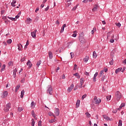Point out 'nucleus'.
<instances>
[{"mask_svg":"<svg viewBox=\"0 0 126 126\" xmlns=\"http://www.w3.org/2000/svg\"><path fill=\"white\" fill-rule=\"evenodd\" d=\"M47 89V93H49L50 95H53V88H52V86L48 85Z\"/></svg>","mask_w":126,"mask_h":126,"instance_id":"nucleus-1","label":"nucleus"},{"mask_svg":"<svg viewBox=\"0 0 126 126\" xmlns=\"http://www.w3.org/2000/svg\"><path fill=\"white\" fill-rule=\"evenodd\" d=\"M115 95H116L117 100L120 101V99H121V98H122V94H121V93H120L119 91H117Z\"/></svg>","mask_w":126,"mask_h":126,"instance_id":"nucleus-2","label":"nucleus"},{"mask_svg":"<svg viewBox=\"0 0 126 126\" xmlns=\"http://www.w3.org/2000/svg\"><path fill=\"white\" fill-rule=\"evenodd\" d=\"M11 107V104L10 103H8L6 105V107L4 108V111L5 112V113H7V112H8L9 111V109H10Z\"/></svg>","mask_w":126,"mask_h":126,"instance_id":"nucleus-3","label":"nucleus"},{"mask_svg":"<svg viewBox=\"0 0 126 126\" xmlns=\"http://www.w3.org/2000/svg\"><path fill=\"white\" fill-rule=\"evenodd\" d=\"M94 101H95V104H100V103H101V99H99V100L98 99H97V97L96 96H95L94 97Z\"/></svg>","mask_w":126,"mask_h":126,"instance_id":"nucleus-4","label":"nucleus"},{"mask_svg":"<svg viewBox=\"0 0 126 126\" xmlns=\"http://www.w3.org/2000/svg\"><path fill=\"white\" fill-rule=\"evenodd\" d=\"M80 86H79V88H82V85H83V83H84V78H81L80 79Z\"/></svg>","mask_w":126,"mask_h":126,"instance_id":"nucleus-5","label":"nucleus"},{"mask_svg":"<svg viewBox=\"0 0 126 126\" xmlns=\"http://www.w3.org/2000/svg\"><path fill=\"white\" fill-rule=\"evenodd\" d=\"M7 95H8V93L7 91H5L1 95V98H4L6 97H7Z\"/></svg>","mask_w":126,"mask_h":126,"instance_id":"nucleus-6","label":"nucleus"},{"mask_svg":"<svg viewBox=\"0 0 126 126\" xmlns=\"http://www.w3.org/2000/svg\"><path fill=\"white\" fill-rule=\"evenodd\" d=\"M79 40L81 43H82V44H84L85 42V39L84 37H79Z\"/></svg>","mask_w":126,"mask_h":126,"instance_id":"nucleus-7","label":"nucleus"},{"mask_svg":"<svg viewBox=\"0 0 126 126\" xmlns=\"http://www.w3.org/2000/svg\"><path fill=\"white\" fill-rule=\"evenodd\" d=\"M37 32V30H35L34 32H31V35L32 38H36V33Z\"/></svg>","mask_w":126,"mask_h":126,"instance_id":"nucleus-8","label":"nucleus"},{"mask_svg":"<svg viewBox=\"0 0 126 126\" xmlns=\"http://www.w3.org/2000/svg\"><path fill=\"white\" fill-rule=\"evenodd\" d=\"M73 87H74V85L73 84H72L70 87L68 88L67 91L68 92H71L72 89H73Z\"/></svg>","mask_w":126,"mask_h":126,"instance_id":"nucleus-9","label":"nucleus"},{"mask_svg":"<svg viewBox=\"0 0 126 126\" xmlns=\"http://www.w3.org/2000/svg\"><path fill=\"white\" fill-rule=\"evenodd\" d=\"M54 113L56 116H60V109L59 108H56Z\"/></svg>","mask_w":126,"mask_h":126,"instance_id":"nucleus-10","label":"nucleus"},{"mask_svg":"<svg viewBox=\"0 0 126 126\" xmlns=\"http://www.w3.org/2000/svg\"><path fill=\"white\" fill-rule=\"evenodd\" d=\"M66 27V25L65 24H63L62 26V27L61 28V30L60 31V33H63V31H64V28Z\"/></svg>","mask_w":126,"mask_h":126,"instance_id":"nucleus-11","label":"nucleus"},{"mask_svg":"<svg viewBox=\"0 0 126 126\" xmlns=\"http://www.w3.org/2000/svg\"><path fill=\"white\" fill-rule=\"evenodd\" d=\"M102 116L104 119L106 120V121H112V119H110V118H109V117L107 116L106 115H103Z\"/></svg>","mask_w":126,"mask_h":126,"instance_id":"nucleus-12","label":"nucleus"},{"mask_svg":"<svg viewBox=\"0 0 126 126\" xmlns=\"http://www.w3.org/2000/svg\"><path fill=\"white\" fill-rule=\"evenodd\" d=\"M27 65H29V68H31V67H32V63H31L30 60H28V62L27 63Z\"/></svg>","mask_w":126,"mask_h":126,"instance_id":"nucleus-13","label":"nucleus"},{"mask_svg":"<svg viewBox=\"0 0 126 126\" xmlns=\"http://www.w3.org/2000/svg\"><path fill=\"white\" fill-rule=\"evenodd\" d=\"M80 105V100L78 99L76 103V108H78Z\"/></svg>","mask_w":126,"mask_h":126,"instance_id":"nucleus-14","label":"nucleus"},{"mask_svg":"<svg viewBox=\"0 0 126 126\" xmlns=\"http://www.w3.org/2000/svg\"><path fill=\"white\" fill-rule=\"evenodd\" d=\"M123 69V68H118L115 70V73L118 74L120 71H122V70Z\"/></svg>","mask_w":126,"mask_h":126,"instance_id":"nucleus-15","label":"nucleus"},{"mask_svg":"<svg viewBox=\"0 0 126 126\" xmlns=\"http://www.w3.org/2000/svg\"><path fill=\"white\" fill-rule=\"evenodd\" d=\"M48 55L49 59H53V53H52V51H49L48 53Z\"/></svg>","mask_w":126,"mask_h":126,"instance_id":"nucleus-16","label":"nucleus"},{"mask_svg":"<svg viewBox=\"0 0 126 126\" xmlns=\"http://www.w3.org/2000/svg\"><path fill=\"white\" fill-rule=\"evenodd\" d=\"M88 60H89V57L86 56L85 58H84L83 61L85 63H87L88 62Z\"/></svg>","mask_w":126,"mask_h":126,"instance_id":"nucleus-17","label":"nucleus"},{"mask_svg":"<svg viewBox=\"0 0 126 126\" xmlns=\"http://www.w3.org/2000/svg\"><path fill=\"white\" fill-rule=\"evenodd\" d=\"M98 5L97 4L95 5L92 9L93 11H96V10H97V9H98Z\"/></svg>","mask_w":126,"mask_h":126,"instance_id":"nucleus-18","label":"nucleus"},{"mask_svg":"<svg viewBox=\"0 0 126 126\" xmlns=\"http://www.w3.org/2000/svg\"><path fill=\"white\" fill-rule=\"evenodd\" d=\"M15 3H16V0H13V1L11 2L12 6H13V7L16 6V5H15Z\"/></svg>","mask_w":126,"mask_h":126,"instance_id":"nucleus-19","label":"nucleus"},{"mask_svg":"<svg viewBox=\"0 0 126 126\" xmlns=\"http://www.w3.org/2000/svg\"><path fill=\"white\" fill-rule=\"evenodd\" d=\"M24 93H25V91H24V90H23L21 93V98L24 97Z\"/></svg>","mask_w":126,"mask_h":126,"instance_id":"nucleus-20","label":"nucleus"},{"mask_svg":"<svg viewBox=\"0 0 126 126\" xmlns=\"http://www.w3.org/2000/svg\"><path fill=\"white\" fill-rule=\"evenodd\" d=\"M73 75L76 76V77H77V78H78V79L80 78V75H79V74H78V73H75V74H73Z\"/></svg>","mask_w":126,"mask_h":126,"instance_id":"nucleus-21","label":"nucleus"},{"mask_svg":"<svg viewBox=\"0 0 126 126\" xmlns=\"http://www.w3.org/2000/svg\"><path fill=\"white\" fill-rule=\"evenodd\" d=\"M110 56L111 57V59H113V58H114L115 56V51L113 50L111 52Z\"/></svg>","mask_w":126,"mask_h":126,"instance_id":"nucleus-22","label":"nucleus"},{"mask_svg":"<svg viewBox=\"0 0 126 126\" xmlns=\"http://www.w3.org/2000/svg\"><path fill=\"white\" fill-rule=\"evenodd\" d=\"M18 49L19 50V51H21V48H23L22 45L20 43V44H18Z\"/></svg>","mask_w":126,"mask_h":126,"instance_id":"nucleus-23","label":"nucleus"},{"mask_svg":"<svg viewBox=\"0 0 126 126\" xmlns=\"http://www.w3.org/2000/svg\"><path fill=\"white\" fill-rule=\"evenodd\" d=\"M97 54H96V52L94 51L93 52V58H94V59H96L97 58Z\"/></svg>","mask_w":126,"mask_h":126,"instance_id":"nucleus-24","label":"nucleus"},{"mask_svg":"<svg viewBox=\"0 0 126 126\" xmlns=\"http://www.w3.org/2000/svg\"><path fill=\"white\" fill-rule=\"evenodd\" d=\"M48 115L51 117V116H53V117H54V118H56V116H55V114H54L53 113L50 112H48Z\"/></svg>","mask_w":126,"mask_h":126,"instance_id":"nucleus-25","label":"nucleus"},{"mask_svg":"<svg viewBox=\"0 0 126 126\" xmlns=\"http://www.w3.org/2000/svg\"><path fill=\"white\" fill-rule=\"evenodd\" d=\"M41 63H42V61L41 60H39L36 63L37 66H39V65L41 64Z\"/></svg>","mask_w":126,"mask_h":126,"instance_id":"nucleus-26","label":"nucleus"},{"mask_svg":"<svg viewBox=\"0 0 126 126\" xmlns=\"http://www.w3.org/2000/svg\"><path fill=\"white\" fill-rule=\"evenodd\" d=\"M8 64L9 66H12V65H13V62L10 61V62H9L8 63Z\"/></svg>","mask_w":126,"mask_h":126,"instance_id":"nucleus-27","label":"nucleus"},{"mask_svg":"<svg viewBox=\"0 0 126 126\" xmlns=\"http://www.w3.org/2000/svg\"><path fill=\"white\" fill-rule=\"evenodd\" d=\"M5 69V64H3L1 69V71H3Z\"/></svg>","mask_w":126,"mask_h":126,"instance_id":"nucleus-28","label":"nucleus"},{"mask_svg":"<svg viewBox=\"0 0 126 126\" xmlns=\"http://www.w3.org/2000/svg\"><path fill=\"white\" fill-rule=\"evenodd\" d=\"M69 5H71V2H68L66 4H65L66 7H68Z\"/></svg>","mask_w":126,"mask_h":126,"instance_id":"nucleus-29","label":"nucleus"},{"mask_svg":"<svg viewBox=\"0 0 126 126\" xmlns=\"http://www.w3.org/2000/svg\"><path fill=\"white\" fill-rule=\"evenodd\" d=\"M27 21L28 23H31V21H32V19H31L30 18H28L27 19Z\"/></svg>","mask_w":126,"mask_h":126,"instance_id":"nucleus-30","label":"nucleus"},{"mask_svg":"<svg viewBox=\"0 0 126 126\" xmlns=\"http://www.w3.org/2000/svg\"><path fill=\"white\" fill-rule=\"evenodd\" d=\"M7 44H11V43H12V40H11V39H9L7 41Z\"/></svg>","mask_w":126,"mask_h":126,"instance_id":"nucleus-31","label":"nucleus"},{"mask_svg":"<svg viewBox=\"0 0 126 126\" xmlns=\"http://www.w3.org/2000/svg\"><path fill=\"white\" fill-rule=\"evenodd\" d=\"M34 125H35V121L34 120V119H32V126H34Z\"/></svg>","mask_w":126,"mask_h":126,"instance_id":"nucleus-32","label":"nucleus"},{"mask_svg":"<svg viewBox=\"0 0 126 126\" xmlns=\"http://www.w3.org/2000/svg\"><path fill=\"white\" fill-rule=\"evenodd\" d=\"M111 97H112L111 95L107 96H106L107 101H110V100H111Z\"/></svg>","mask_w":126,"mask_h":126,"instance_id":"nucleus-33","label":"nucleus"},{"mask_svg":"<svg viewBox=\"0 0 126 126\" xmlns=\"http://www.w3.org/2000/svg\"><path fill=\"white\" fill-rule=\"evenodd\" d=\"M118 126H123V123H122V120H119V123H118Z\"/></svg>","mask_w":126,"mask_h":126,"instance_id":"nucleus-34","label":"nucleus"},{"mask_svg":"<svg viewBox=\"0 0 126 126\" xmlns=\"http://www.w3.org/2000/svg\"><path fill=\"white\" fill-rule=\"evenodd\" d=\"M115 25H116V26H118V27L119 28L121 27V26H122V25L120 23H116Z\"/></svg>","mask_w":126,"mask_h":126,"instance_id":"nucleus-35","label":"nucleus"},{"mask_svg":"<svg viewBox=\"0 0 126 126\" xmlns=\"http://www.w3.org/2000/svg\"><path fill=\"white\" fill-rule=\"evenodd\" d=\"M114 61L113 60V58H111V61L109 62L110 64H111V65H113L114 64Z\"/></svg>","mask_w":126,"mask_h":126,"instance_id":"nucleus-36","label":"nucleus"},{"mask_svg":"<svg viewBox=\"0 0 126 126\" xmlns=\"http://www.w3.org/2000/svg\"><path fill=\"white\" fill-rule=\"evenodd\" d=\"M95 31H96V28H94L93 30L91 32L92 34H94V32H95Z\"/></svg>","mask_w":126,"mask_h":126,"instance_id":"nucleus-37","label":"nucleus"},{"mask_svg":"<svg viewBox=\"0 0 126 126\" xmlns=\"http://www.w3.org/2000/svg\"><path fill=\"white\" fill-rule=\"evenodd\" d=\"M18 111L19 112H21L22 111H23V108L22 107H18Z\"/></svg>","mask_w":126,"mask_h":126,"instance_id":"nucleus-38","label":"nucleus"},{"mask_svg":"<svg viewBox=\"0 0 126 126\" xmlns=\"http://www.w3.org/2000/svg\"><path fill=\"white\" fill-rule=\"evenodd\" d=\"M70 54L71 56V59H73V57H74V53H73V52H71Z\"/></svg>","mask_w":126,"mask_h":126,"instance_id":"nucleus-39","label":"nucleus"},{"mask_svg":"<svg viewBox=\"0 0 126 126\" xmlns=\"http://www.w3.org/2000/svg\"><path fill=\"white\" fill-rule=\"evenodd\" d=\"M125 105H125V104L124 103H122L121 106H120V108L122 109V108L125 107Z\"/></svg>","mask_w":126,"mask_h":126,"instance_id":"nucleus-40","label":"nucleus"},{"mask_svg":"<svg viewBox=\"0 0 126 126\" xmlns=\"http://www.w3.org/2000/svg\"><path fill=\"white\" fill-rule=\"evenodd\" d=\"M105 78H106V76L105 75L102 76L101 79V81H104V80H105Z\"/></svg>","mask_w":126,"mask_h":126,"instance_id":"nucleus-41","label":"nucleus"},{"mask_svg":"<svg viewBox=\"0 0 126 126\" xmlns=\"http://www.w3.org/2000/svg\"><path fill=\"white\" fill-rule=\"evenodd\" d=\"M85 114H86L87 118H90V116H91V115H90V114H89V113L86 112Z\"/></svg>","mask_w":126,"mask_h":126,"instance_id":"nucleus-42","label":"nucleus"},{"mask_svg":"<svg viewBox=\"0 0 126 126\" xmlns=\"http://www.w3.org/2000/svg\"><path fill=\"white\" fill-rule=\"evenodd\" d=\"M79 37H84V32H82L81 33V34H80V36Z\"/></svg>","mask_w":126,"mask_h":126,"instance_id":"nucleus-43","label":"nucleus"},{"mask_svg":"<svg viewBox=\"0 0 126 126\" xmlns=\"http://www.w3.org/2000/svg\"><path fill=\"white\" fill-rule=\"evenodd\" d=\"M35 103L34 102V101H32L31 104V107L32 108V107H33V106H34L35 105Z\"/></svg>","mask_w":126,"mask_h":126,"instance_id":"nucleus-44","label":"nucleus"},{"mask_svg":"<svg viewBox=\"0 0 126 126\" xmlns=\"http://www.w3.org/2000/svg\"><path fill=\"white\" fill-rule=\"evenodd\" d=\"M103 73H104V70H102L100 71V75L99 76V77L102 76V74H103Z\"/></svg>","mask_w":126,"mask_h":126,"instance_id":"nucleus-45","label":"nucleus"},{"mask_svg":"<svg viewBox=\"0 0 126 126\" xmlns=\"http://www.w3.org/2000/svg\"><path fill=\"white\" fill-rule=\"evenodd\" d=\"M49 8H50V6L48 5L47 7L45 8V11H48V10H49Z\"/></svg>","mask_w":126,"mask_h":126,"instance_id":"nucleus-46","label":"nucleus"},{"mask_svg":"<svg viewBox=\"0 0 126 126\" xmlns=\"http://www.w3.org/2000/svg\"><path fill=\"white\" fill-rule=\"evenodd\" d=\"M77 6H78V5H76L75 6H74L73 8H72V10H76V8H77Z\"/></svg>","mask_w":126,"mask_h":126,"instance_id":"nucleus-47","label":"nucleus"},{"mask_svg":"<svg viewBox=\"0 0 126 126\" xmlns=\"http://www.w3.org/2000/svg\"><path fill=\"white\" fill-rule=\"evenodd\" d=\"M77 67V65H76V64H74V68H73V70H76Z\"/></svg>","mask_w":126,"mask_h":126,"instance_id":"nucleus-48","label":"nucleus"},{"mask_svg":"<svg viewBox=\"0 0 126 126\" xmlns=\"http://www.w3.org/2000/svg\"><path fill=\"white\" fill-rule=\"evenodd\" d=\"M41 124H42V121H39L38 122V126H42V125H41Z\"/></svg>","mask_w":126,"mask_h":126,"instance_id":"nucleus-49","label":"nucleus"},{"mask_svg":"<svg viewBox=\"0 0 126 126\" xmlns=\"http://www.w3.org/2000/svg\"><path fill=\"white\" fill-rule=\"evenodd\" d=\"M20 87V85H17L16 87H15V89H17V90H18V89H19V88Z\"/></svg>","mask_w":126,"mask_h":126,"instance_id":"nucleus-50","label":"nucleus"},{"mask_svg":"<svg viewBox=\"0 0 126 126\" xmlns=\"http://www.w3.org/2000/svg\"><path fill=\"white\" fill-rule=\"evenodd\" d=\"M32 117H34L35 116V112H34V110H32Z\"/></svg>","mask_w":126,"mask_h":126,"instance_id":"nucleus-51","label":"nucleus"},{"mask_svg":"<svg viewBox=\"0 0 126 126\" xmlns=\"http://www.w3.org/2000/svg\"><path fill=\"white\" fill-rule=\"evenodd\" d=\"M87 96V95L86 94H85L84 95H83L82 96V99H84V98H85L86 96Z\"/></svg>","mask_w":126,"mask_h":126,"instance_id":"nucleus-52","label":"nucleus"},{"mask_svg":"<svg viewBox=\"0 0 126 126\" xmlns=\"http://www.w3.org/2000/svg\"><path fill=\"white\" fill-rule=\"evenodd\" d=\"M25 81V79L24 78H23V79H22L21 80V82L22 83H24V82Z\"/></svg>","mask_w":126,"mask_h":126,"instance_id":"nucleus-53","label":"nucleus"},{"mask_svg":"<svg viewBox=\"0 0 126 126\" xmlns=\"http://www.w3.org/2000/svg\"><path fill=\"white\" fill-rule=\"evenodd\" d=\"M25 59H26L25 57H24V58H22L21 59V62H24V61H25Z\"/></svg>","mask_w":126,"mask_h":126,"instance_id":"nucleus-54","label":"nucleus"},{"mask_svg":"<svg viewBox=\"0 0 126 126\" xmlns=\"http://www.w3.org/2000/svg\"><path fill=\"white\" fill-rule=\"evenodd\" d=\"M110 43H114V42H115V40H114V39H110Z\"/></svg>","mask_w":126,"mask_h":126,"instance_id":"nucleus-55","label":"nucleus"},{"mask_svg":"<svg viewBox=\"0 0 126 126\" xmlns=\"http://www.w3.org/2000/svg\"><path fill=\"white\" fill-rule=\"evenodd\" d=\"M4 11H5V10H1V15H2V14H3L4 13Z\"/></svg>","mask_w":126,"mask_h":126,"instance_id":"nucleus-56","label":"nucleus"},{"mask_svg":"<svg viewBox=\"0 0 126 126\" xmlns=\"http://www.w3.org/2000/svg\"><path fill=\"white\" fill-rule=\"evenodd\" d=\"M117 112H118V109H116V110L113 111V113L114 114H116Z\"/></svg>","mask_w":126,"mask_h":126,"instance_id":"nucleus-57","label":"nucleus"},{"mask_svg":"<svg viewBox=\"0 0 126 126\" xmlns=\"http://www.w3.org/2000/svg\"><path fill=\"white\" fill-rule=\"evenodd\" d=\"M93 81H94V82H96V77L94 76L93 77Z\"/></svg>","mask_w":126,"mask_h":126,"instance_id":"nucleus-58","label":"nucleus"},{"mask_svg":"<svg viewBox=\"0 0 126 126\" xmlns=\"http://www.w3.org/2000/svg\"><path fill=\"white\" fill-rule=\"evenodd\" d=\"M62 79H65V75L64 74L62 75Z\"/></svg>","mask_w":126,"mask_h":126,"instance_id":"nucleus-59","label":"nucleus"},{"mask_svg":"<svg viewBox=\"0 0 126 126\" xmlns=\"http://www.w3.org/2000/svg\"><path fill=\"white\" fill-rule=\"evenodd\" d=\"M13 77L15 78L16 77V73L13 72Z\"/></svg>","mask_w":126,"mask_h":126,"instance_id":"nucleus-60","label":"nucleus"},{"mask_svg":"<svg viewBox=\"0 0 126 126\" xmlns=\"http://www.w3.org/2000/svg\"><path fill=\"white\" fill-rule=\"evenodd\" d=\"M77 86H75V88H74L73 90L75 91V90H77Z\"/></svg>","mask_w":126,"mask_h":126,"instance_id":"nucleus-61","label":"nucleus"},{"mask_svg":"<svg viewBox=\"0 0 126 126\" xmlns=\"http://www.w3.org/2000/svg\"><path fill=\"white\" fill-rule=\"evenodd\" d=\"M72 37H76V33H74L72 34Z\"/></svg>","mask_w":126,"mask_h":126,"instance_id":"nucleus-62","label":"nucleus"},{"mask_svg":"<svg viewBox=\"0 0 126 126\" xmlns=\"http://www.w3.org/2000/svg\"><path fill=\"white\" fill-rule=\"evenodd\" d=\"M44 6H45V4H44V3H42L40 7H41V8H43V7H44Z\"/></svg>","mask_w":126,"mask_h":126,"instance_id":"nucleus-63","label":"nucleus"},{"mask_svg":"<svg viewBox=\"0 0 126 126\" xmlns=\"http://www.w3.org/2000/svg\"><path fill=\"white\" fill-rule=\"evenodd\" d=\"M37 11H39V7H37L35 11V12H37Z\"/></svg>","mask_w":126,"mask_h":126,"instance_id":"nucleus-64","label":"nucleus"}]
</instances>
